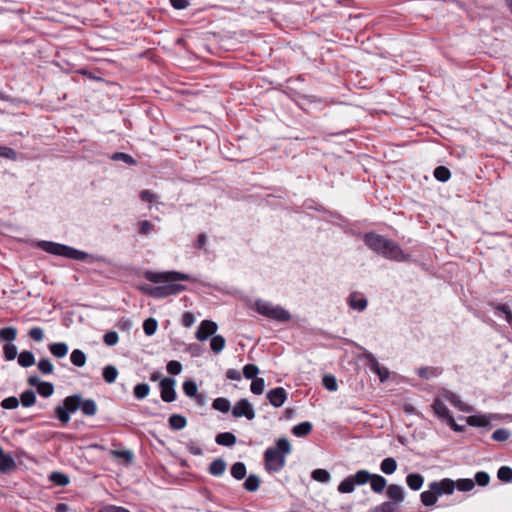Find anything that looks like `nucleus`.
Wrapping results in <instances>:
<instances>
[{
  "instance_id": "nucleus-15",
  "label": "nucleus",
  "mask_w": 512,
  "mask_h": 512,
  "mask_svg": "<svg viewBox=\"0 0 512 512\" xmlns=\"http://www.w3.org/2000/svg\"><path fill=\"white\" fill-rule=\"evenodd\" d=\"M218 327L216 322H201L197 332H196V338L199 341H205L209 337H213L216 333Z\"/></svg>"
},
{
  "instance_id": "nucleus-53",
  "label": "nucleus",
  "mask_w": 512,
  "mask_h": 512,
  "mask_svg": "<svg viewBox=\"0 0 512 512\" xmlns=\"http://www.w3.org/2000/svg\"><path fill=\"white\" fill-rule=\"evenodd\" d=\"M497 476L501 481L509 482L512 480V469L508 466H502L499 468Z\"/></svg>"
},
{
  "instance_id": "nucleus-43",
  "label": "nucleus",
  "mask_w": 512,
  "mask_h": 512,
  "mask_svg": "<svg viewBox=\"0 0 512 512\" xmlns=\"http://www.w3.org/2000/svg\"><path fill=\"white\" fill-rule=\"evenodd\" d=\"M265 389V380L263 378H255L250 386V390L255 395H261Z\"/></svg>"
},
{
  "instance_id": "nucleus-49",
  "label": "nucleus",
  "mask_w": 512,
  "mask_h": 512,
  "mask_svg": "<svg viewBox=\"0 0 512 512\" xmlns=\"http://www.w3.org/2000/svg\"><path fill=\"white\" fill-rule=\"evenodd\" d=\"M183 391L188 397H194L198 392L197 384L192 380L185 381L183 384Z\"/></svg>"
},
{
  "instance_id": "nucleus-9",
  "label": "nucleus",
  "mask_w": 512,
  "mask_h": 512,
  "mask_svg": "<svg viewBox=\"0 0 512 512\" xmlns=\"http://www.w3.org/2000/svg\"><path fill=\"white\" fill-rule=\"evenodd\" d=\"M430 490H434L438 497L446 494L450 495L455 490V481L449 478H444L438 482H432L429 484Z\"/></svg>"
},
{
  "instance_id": "nucleus-16",
  "label": "nucleus",
  "mask_w": 512,
  "mask_h": 512,
  "mask_svg": "<svg viewBox=\"0 0 512 512\" xmlns=\"http://www.w3.org/2000/svg\"><path fill=\"white\" fill-rule=\"evenodd\" d=\"M441 397L449 401L453 406L458 408L462 412H472L473 408L470 405L464 404L454 393L450 391H444Z\"/></svg>"
},
{
  "instance_id": "nucleus-13",
  "label": "nucleus",
  "mask_w": 512,
  "mask_h": 512,
  "mask_svg": "<svg viewBox=\"0 0 512 512\" xmlns=\"http://www.w3.org/2000/svg\"><path fill=\"white\" fill-rule=\"evenodd\" d=\"M496 414H478L466 418L468 425L472 427H487L493 420H496Z\"/></svg>"
},
{
  "instance_id": "nucleus-8",
  "label": "nucleus",
  "mask_w": 512,
  "mask_h": 512,
  "mask_svg": "<svg viewBox=\"0 0 512 512\" xmlns=\"http://www.w3.org/2000/svg\"><path fill=\"white\" fill-rule=\"evenodd\" d=\"M175 384L173 378H164L160 381L161 398L164 402L170 403L176 399Z\"/></svg>"
},
{
  "instance_id": "nucleus-5",
  "label": "nucleus",
  "mask_w": 512,
  "mask_h": 512,
  "mask_svg": "<svg viewBox=\"0 0 512 512\" xmlns=\"http://www.w3.org/2000/svg\"><path fill=\"white\" fill-rule=\"evenodd\" d=\"M254 309L263 317L272 320H290V313L279 305L272 302L258 299L254 303Z\"/></svg>"
},
{
  "instance_id": "nucleus-45",
  "label": "nucleus",
  "mask_w": 512,
  "mask_h": 512,
  "mask_svg": "<svg viewBox=\"0 0 512 512\" xmlns=\"http://www.w3.org/2000/svg\"><path fill=\"white\" fill-rule=\"evenodd\" d=\"M111 159L114 160V161H123V162H125L128 165H135L136 164L135 159L131 155H129L127 153H123V152H116V153H114L111 156Z\"/></svg>"
},
{
  "instance_id": "nucleus-52",
  "label": "nucleus",
  "mask_w": 512,
  "mask_h": 512,
  "mask_svg": "<svg viewBox=\"0 0 512 512\" xmlns=\"http://www.w3.org/2000/svg\"><path fill=\"white\" fill-rule=\"evenodd\" d=\"M50 479L59 486H66L69 483V477L60 472H53Z\"/></svg>"
},
{
  "instance_id": "nucleus-32",
  "label": "nucleus",
  "mask_w": 512,
  "mask_h": 512,
  "mask_svg": "<svg viewBox=\"0 0 512 512\" xmlns=\"http://www.w3.org/2000/svg\"><path fill=\"white\" fill-rule=\"evenodd\" d=\"M420 498H421V502L425 506H432L437 502L438 495L436 494V492L434 490L429 489L427 491L422 492L420 495Z\"/></svg>"
},
{
  "instance_id": "nucleus-47",
  "label": "nucleus",
  "mask_w": 512,
  "mask_h": 512,
  "mask_svg": "<svg viewBox=\"0 0 512 512\" xmlns=\"http://www.w3.org/2000/svg\"><path fill=\"white\" fill-rule=\"evenodd\" d=\"M259 373V368L254 364H247L243 367V376L246 379H255Z\"/></svg>"
},
{
  "instance_id": "nucleus-17",
  "label": "nucleus",
  "mask_w": 512,
  "mask_h": 512,
  "mask_svg": "<svg viewBox=\"0 0 512 512\" xmlns=\"http://www.w3.org/2000/svg\"><path fill=\"white\" fill-rule=\"evenodd\" d=\"M369 482L371 490L377 494L382 493L385 487L387 486V480L382 475L379 474L371 473V479L369 480Z\"/></svg>"
},
{
  "instance_id": "nucleus-26",
  "label": "nucleus",
  "mask_w": 512,
  "mask_h": 512,
  "mask_svg": "<svg viewBox=\"0 0 512 512\" xmlns=\"http://www.w3.org/2000/svg\"><path fill=\"white\" fill-rule=\"evenodd\" d=\"M226 470V463L219 458L214 460L209 466V472L214 476H221Z\"/></svg>"
},
{
  "instance_id": "nucleus-21",
  "label": "nucleus",
  "mask_w": 512,
  "mask_h": 512,
  "mask_svg": "<svg viewBox=\"0 0 512 512\" xmlns=\"http://www.w3.org/2000/svg\"><path fill=\"white\" fill-rule=\"evenodd\" d=\"M215 442L221 446L231 447L236 443V437L231 432H223L216 436Z\"/></svg>"
},
{
  "instance_id": "nucleus-42",
  "label": "nucleus",
  "mask_w": 512,
  "mask_h": 512,
  "mask_svg": "<svg viewBox=\"0 0 512 512\" xmlns=\"http://www.w3.org/2000/svg\"><path fill=\"white\" fill-rule=\"evenodd\" d=\"M20 399L24 407H30L35 404L36 395L32 390H27L21 394Z\"/></svg>"
},
{
  "instance_id": "nucleus-59",
  "label": "nucleus",
  "mask_w": 512,
  "mask_h": 512,
  "mask_svg": "<svg viewBox=\"0 0 512 512\" xmlns=\"http://www.w3.org/2000/svg\"><path fill=\"white\" fill-rule=\"evenodd\" d=\"M103 340L106 345L114 346L118 343L119 337L115 331H109L104 335Z\"/></svg>"
},
{
  "instance_id": "nucleus-20",
  "label": "nucleus",
  "mask_w": 512,
  "mask_h": 512,
  "mask_svg": "<svg viewBox=\"0 0 512 512\" xmlns=\"http://www.w3.org/2000/svg\"><path fill=\"white\" fill-rule=\"evenodd\" d=\"M349 305L354 310L362 311L367 306V299L357 293H353L349 296Z\"/></svg>"
},
{
  "instance_id": "nucleus-60",
  "label": "nucleus",
  "mask_w": 512,
  "mask_h": 512,
  "mask_svg": "<svg viewBox=\"0 0 512 512\" xmlns=\"http://www.w3.org/2000/svg\"><path fill=\"white\" fill-rule=\"evenodd\" d=\"M167 371L172 375H178L182 371V365L180 362L172 360L167 364Z\"/></svg>"
},
{
  "instance_id": "nucleus-30",
  "label": "nucleus",
  "mask_w": 512,
  "mask_h": 512,
  "mask_svg": "<svg viewBox=\"0 0 512 512\" xmlns=\"http://www.w3.org/2000/svg\"><path fill=\"white\" fill-rule=\"evenodd\" d=\"M117 377H118V370L115 366L107 365L103 368V378L107 383H109V384L114 383L116 381Z\"/></svg>"
},
{
  "instance_id": "nucleus-56",
  "label": "nucleus",
  "mask_w": 512,
  "mask_h": 512,
  "mask_svg": "<svg viewBox=\"0 0 512 512\" xmlns=\"http://www.w3.org/2000/svg\"><path fill=\"white\" fill-rule=\"evenodd\" d=\"M38 369L43 374H51L53 372V370H54V366H53L52 362L49 359H41L38 362Z\"/></svg>"
},
{
  "instance_id": "nucleus-22",
  "label": "nucleus",
  "mask_w": 512,
  "mask_h": 512,
  "mask_svg": "<svg viewBox=\"0 0 512 512\" xmlns=\"http://www.w3.org/2000/svg\"><path fill=\"white\" fill-rule=\"evenodd\" d=\"M397 461L392 457L383 459L380 463V470L386 475H391L397 470Z\"/></svg>"
},
{
  "instance_id": "nucleus-48",
  "label": "nucleus",
  "mask_w": 512,
  "mask_h": 512,
  "mask_svg": "<svg viewBox=\"0 0 512 512\" xmlns=\"http://www.w3.org/2000/svg\"><path fill=\"white\" fill-rule=\"evenodd\" d=\"M510 436H511V433L509 430L500 428V429L495 430L491 437L494 441L503 442V441L508 440L510 438Z\"/></svg>"
},
{
  "instance_id": "nucleus-64",
  "label": "nucleus",
  "mask_w": 512,
  "mask_h": 512,
  "mask_svg": "<svg viewBox=\"0 0 512 512\" xmlns=\"http://www.w3.org/2000/svg\"><path fill=\"white\" fill-rule=\"evenodd\" d=\"M100 512H130L128 509L115 505H108L103 507Z\"/></svg>"
},
{
  "instance_id": "nucleus-19",
  "label": "nucleus",
  "mask_w": 512,
  "mask_h": 512,
  "mask_svg": "<svg viewBox=\"0 0 512 512\" xmlns=\"http://www.w3.org/2000/svg\"><path fill=\"white\" fill-rule=\"evenodd\" d=\"M406 483L410 489L418 491L423 486L424 478L419 473H411L407 475Z\"/></svg>"
},
{
  "instance_id": "nucleus-61",
  "label": "nucleus",
  "mask_w": 512,
  "mask_h": 512,
  "mask_svg": "<svg viewBox=\"0 0 512 512\" xmlns=\"http://www.w3.org/2000/svg\"><path fill=\"white\" fill-rule=\"evenodd\" d=\"M475 481L479 486H486L490 481V477L486 472L480 471L476 473Z\"/></svg>"
},
{
  "instance_id": "nucleus-33",
  "label": "nucleus",
  "mask_w": 512,
  "mask_h": 512,
  "mask_svg": "<svg viewBox=\"0 0 512 512\" xmlns=\"http://www.w3.org/2000/svg\"><path fill=\"white\" fill-rule=\"evenodd\" d=\"M18 363L22 367H30L34 365L35 358L32 352L30 351H23L18 356Z\"/></svg>"
},
{
  "instance_id": "nucleus-38",
  "label": "nucleus",
  "mask_w": 512,
  "mask_h": 512,
  "mask_svg": "<svg viewBox=\"0 0 512 512\" xmlns=\"http://www.w3.org/2000/svg\"><path fill=\"white\" fill-rule=\"evenodd\" d=\"M211 350L220 353L225 347V339L220 335H214L210 340Z\"/></svg>"
},
{
  "instance_id": "nucleus-12",
  "label": "nucleus",
  "mask_w": 512,
  "mask_h": 512,
  "mask_svg": "<svg viewBox=\"0 0 512 512\" xmlns=\"http://www.w3.org/2000/svg\"><path fill=\"white\" fill-rule=\"evenodd\" d=\"M288 394L283 387L271 389L267 393L270 404L276 408L281 407L287 400Z\"/></svg>"
},
{
  "instance_id": "nucleus-58",
  "label": "nucleus",
  "mask_w": 512,
  "mask_h": 512,
  "mask_svg": "<svg viewBox=\"0 0 512 512\" xmlns=\"http://www.w3.org/2000/svg\"><path fill=\"white\" fill-rule=\"evenodd\" d=\"M19 406V400L16 397H7L1 402V407L4 409H16Z\"/></svg>"
},
{
  "instance_id": "nucleus-1",
  "label": "nucleus",
  "mask_w": 512,
  "mask_h": 512,
  "mask_svg": "<svg viewBox=\"0 0 512 512\" xmlns=\"http://www.w3.org/2000/svg\"><path fill=\"white\" fill-rule=\"evenodd\" d=\"M144 277L156 285L144 284L140 286V290L157 299L181 293L186 287L179 282L189 280V275L177 271H146Z\"/></svg>"
},
{
  "instance_id": "nucleus-10",
  "label": "nucleus",
  "mask_w": 512,
  "mask_h": 512,
  "mask_svg": "<svg viewBox=\"0 0 512 512\" xmlns=\"http://www.w3.org/2000/svg\"><path fill=\"white\" fill-rule=\"evenodd\" d=\"M365 358L367 359L368 366L375 374H377L379 380L381 382L386 381L389 377L388 369L386 367L381 366L372 353H365Z\"/></svg>"
},
{
  "instance_id": "nucleus-23",
  "label": "nucleus",
  "mask_w": 512,
  "mask_h": 512,
  "mask_svg": "<svg viewBox=\"0 0 512 512\" xmlns=\"http://www.w3.org/2000/svg\"><path fill=\"white\" fill-rule=\"evenodd\" d=\"M79 409L86 416H94L97 413V404L92 399L83 400L81 398V404Z\"/></svg>"
},
{
  "instance_id": "nucleus-57",
  "label": "nucleus",
  "mask_w": 512,
  "mask_h": 512,
  "mask_svg": "<svg viewBox=\"0 0 512 512\" xmlns=\"http://www.w3.org/2000/svg\"><path fill=\"white\" fill-rule=\"evenodd\" d=\"M138 227L139 233L142 235H149L154 229V225L148 220L140 221Z\"/></svg>"
},
{
  "instance_id": "nucleus-51",
  "label": "nucleus",
  "mask_w": 512,
  "mask_h": 512,
  "mask_svg": "<svg viewBox=\"0 0 512 512\" xmlns=\"http://www.w3.org/2000/svg\"><path fill=\"white\" fill-rule=\"evenodd\" d=\"M54 387L49 382H41L38 386V393L43 397H49L53 394Z\"/></svg>"
},
{
  "instance_id": "nucleus-37",
  "label": "nucleus",
  "mask_w": 512,
  "mask_h": 512,
  "mask_svg": "<svg viewBox=\"0 0 512 512\" xmlns=\"http://www.w3.org/2000/svg\"><path fill=\"white\" fill-rule=\"evenodd\" d=\"M434 177L440 182H446L451 177L450 170L445 166H438L434 170Z\"/></svg>"
},
{
  "instance_id": "nucleus-55",
  "label": "nucleus",
  "mask_w": 512,
  "mask_h": 512,
  "mask_svg": "<svg viewBox=\"0 0 512 512\" xmlns=\"http://www.w3.org/2000/svg\"><path fill=\"white\" fill-rule=\"evenodd\" d=\"M4 357L7 361L14 360L17 356V347L14 344H6L3 348Z\"/></svg>"
},
{
  "instance_id": "nucleus-4",
  "label": "nucleus",
  "mask_w": 512,
  "mask_h": 512,
  "mask_svg": "<svg viewBox=\"0 0 512 512\" xmlns=\"http://www.w3.org/2000/svg\"><path fill=\"white\" fill-rule=\"evenodd\" d=\"M35 246L44 250L47 253L63 256L69 259L79 260V261H89L93 262L94 257L89 255L88 253L77 250L73 247L52 242V241H37Z\"/></svg>"
},
{
  "instance_id": "nucleus-63",
  "label": "nucleus",
  "mask_w": 512,
  "mask_h": 512,
  "mask_svg": "<svg viewBox=\"0 0 512 512\" xmlns=\"http://www.w3.org/2000/svg\"><path fill=\"white\" fill-rule=\"evenodd\" d=\"M140 198H141V200L146 201V202H154L157 200L158 197L156 194L152 193L149 190H143L140 193Z\"/></svg>"
},
{
  "instance_id": "nucleus-14",
  "label": "nucleus",
  "mask_w": 512,
  "mask_h": 512,
  "mask_svg": "<svg viewBox=\"0 0 512 512\" xmlns=\"http://www.w3.org/2000/svg\"><path fill=\"white\" fill-rule=\"evenodd\" d=\"M432 409L435 415L439 418L446 420L449 425H454V418L451 416L447 406L441 398H436L432 404Z\"/></svg>"
},
{
  "instance_id": "nucleus-28",
  "label": "nucleus",
  "mask_w": 512,
  "mask_h": 512,
  "mask_svg": "<svg viewBox=\"0 0 512 512\" xmlns=\"http://www.w3.org/2000/svg\"><path fill=\"white\" fill-rule=\"evenodd\" d=\"M212 407L217 411H220L222 413H227L231 409V403L227 398L218 397V398L214 399V401L212 403Z\"/></svg>"
},
{
  "instance_id": "nucleus-2",
  "label": "nucleus",
  "mask_w": 512,
  "mask_h": 512,
  "mask_svg": "<svg viewBox=\"0 0 512 512\" xmlns=\"http://www.w3.org/2000/svg\"><path fill=\"white\" fill-rule=\"evenodd\" d=\"M365 244L378 255L397 262L406 261L409 255L405 254L398 243L374 232L366 233Z\"/></svg>"
},
{
  "instance_id": "nucleus-62",
  "label": "nucleus",
  "mask_w": 512,
  "mask_h": 512,
  "mask_svg": "<svg viewBox=\"0 0 512 512\" xmlns=\"http://www.w3.org/2000/svg\"><path fill=\"white\" fill-rule=\"evenodd\" d=\"M371 512H395V507L390 502H383L375 507Z\"/></svg>"
},
{
  "instance_id": "nucleus-27",
  "label": "nucleus",
  "mask_w": 512,
  "mask_h": 512,
  "mask_svg": "<svg viewBox=\"0 0 512 512\" xmlns=\"http://www.w3.org/2000/svg\"><path fill=\"white\" fill-rule=\"evenodd\" d=\"M311 430L312 424L308 421H305L295 425L292 429V433L297 437H303L308 435Z\"/></svg>"
},
{
  "instance_id": "nucleus-18",
  "label": "nucleus",
  "mask_w": 512,
  "mask_h": 512,
  "mask_svg": "<svg viewBox=\"0 0 512 512\" xmlns=\"http://www.w3.org/2000/svg\"><path fill=\"white\" fill-rule=\"evenodd\" d=\"M16 466L13 457L9 454H5L2 447H0V472L6 473Z\"/></svg>"
},
{
  "instance_id": "nucleus-34",
  "label": "nucleus",
  "mask_w": 512,
  "mask_h": 512,
  "mask_svg": "<svg viewBox=\"0 0 512 512\" xmlns=\"http://www.w3.org/2000/svg\"><path fill=\"white\" fill-rule=\"evenodd\" d=\"M311 477L313 480L320 483H328L331 480L330 473L325 469H315L311 473Z\"/></svg>"
},
{
  "instance_id": "nucleus-31",
  "label": "nucleus",
  "mask_w": 512,
  "mask_h": 512,
  "mask_svg": "<svg viewBox=\"0 0 512 512\" xmlns=\"http://www.w3.org/2000/svg\"><path fill=\"white\" fill-rule=\"evenodd\" d=\"M355 484H354V481L350 476H348L347 478H345L343 481H341V483L338 485V492L339 493H342V494H348V493H352L354 490H355Z\"/></svg>"
},
{
  "instance_id": "nucleus-29",
  "label": "nucleus",
  "mask_w": 512,
  "mask_h": 512,
  "mask_svg": "<svg viewBox=\"0 0 512 512\" xmlns=\"http://www.w3.org/2000/svg\"><path fill=\"white\" fill-rule=\"evenodd\" d=\"M71 363L77 367H83L86 363V355L80 349H75L70 355Z\"/></svg>"
},
{
  "instance_id": "nucleus-7",
  "label": "nucleus",
  "mask_w": 512,
  "mask_h": 512,
  "mask_svg": "<svg viewBox=\"0 0 512 512\" xmlns=\"http://www.w3.org/2000/svg\"><path fill=\"white\" fill-rule=\"evenodd\" d=\"M232 415L236 418L245 417L248 420H253L255 418V411L248 399L242 398L234 405Z\"/></svg>"
},
{
  "instance_id": "nucleus-39",
  "label": "nucleus",
  "mask_w": 512,
  "mask_h": 512,
  "mask_svg": "<svg viewBox=\"0 0 512 512\" xmlns=\"http://www.w3.org/2000/svg\"><path fill=\"white\" fill-rule=\"evenodd\" d=\"M231 475L237 479L241 480L246 475V466L243 462H236L231 468Z\"/></svg>"
},
{
  "instance_id": "nucleus-44",
  "label": "nucleus",
  "mask_w": 512,
  "mask_h": 512,
  "mask_svg": "<svg viewBox=\"0 0 512 512\" xmlns=\"http://www.w3.org/2000/svg\"><path fill=\"white\" fill-rule=\"evenodd\" d=\"M416 373L418 374L419 377L424 378V379H430L439 374V372L436 368H430V367L418 368L416 370Z\"/></svg>"
},
{
  "instance_id": "nucleus-50",
  "label": "nucleus",
  "mask_w": 512,
  "mask_h": 512,
  "mask_svg": "<svg viewBox=\"0 0 512 512\" xmlns=\"http://www.w3.org/2000/svg\"><path fill=\"white\" fill-rule=\"evenodd\" d=\"M495 316L500 318L505 317L506 320H512V313L508 306L505 304H501L495 307Z\"/></svg>"
},
{
  "instance_id": "nucleus-46",
  "label": "nucleus",
  "mask_w": 512,
  "mask_h": 512,
  "mask_svg": "<svg viewBox=\"0 0 512 512\" xmlns=\"http://www.w3.org/2000/svg\"><path fill=\"white\" fill-rule=\"evenodd\" d=\"M17 330L13 327H6L0 330V338L4 341L11 342L16 338Z\"/></svg>"
},
{
  "instance_id": "nucleus-54",
  "label": "nucleus",
  "mask_w": 512,
  "mask_h": 512,
  "mask_svg": "<svg viewBox=\"0 0 512 512\" xmlns=\"http://www.w3.org/2000/svg\"><path fill=\"white\" fill-rule=\"evenodd\" d=\"M323 385L329 391H336L338 388L337 380L332 375H326L323 377Z\"/></svg>"
},
{
  "instance_id": "nucleus-36",
  "label": "nucleus",
  "mask_w": 512,
  "mask_h": 512,
  "mask_svg": "<svg viewBox=\"0 0 512 512\" xmlns=\"http://www.w3.org/2000/svg\"><path fill=\"white\" fill-rule=\"evenodd\" d=\"M169 424H170L171 428H173L175 430H181L186 426L187 421H186V418L183 417L182 415L173 414L169 418Z\"/></svg>"
},
{
  "instance_id": "nucleus-35",
  "label": "nucleus",
  "mask_w": 512,
  "mask_h": 512,
  "mask_svg": "<svg viewBox=\"0 0 512 512\" xmlns=\"http://www.w3.org/2000/svg\"><path fill=\"white\" fill-rule=\"evenodd\" d=\"M259 486L260 478L254 474L249 475L244 482V488L249 492H255Z\"/></svg>"
},
{
  "instance_id": "nucleus-41",
  "label": "nucleus",
  "mask_w": 512,
  "mask_h": 512,
  "mask_svg": "<svg viewBox=\"0 0 512 512\" xmlns=\"http://www.w3.org/2000/svg\"><path fill=\"white\" fill-rule=\"evenodd\" d=\"M150 387L146 383H139L134 387L133 393L137 399H144L148 396Z\"/></svg>"
},
{
  "instance_id": "nucleus-24",
  "label": "nucleus",
  "mask_w": 512,
  "mask_h": 512,
  "mask_svg": "<svg viewBox=\"0 0 512 512\" xmlns=\"http://www.w3.org/2000/svg\"><path fill=\"white\" fill-rule=\"evenodd\" d=\"M355 486H362L369 482L371 473L365 469L358 470L355 474L351 475Z\"/></svg>"
},
{
  "instance_id": "nucleus-11",
  "label": "nucleus",
  "mask_w": 512,
  "mask_h": 512,
  "mask_svg": "<svg viewBox=\"0 0 512 512\" xmlns=\"http://www.w3.org/2000/svg\"><path fill=\"white\" fill-rule=\"evenodd\" d=\"M386 495L389 498V502L392 503L397 509V505L404 501L405 493L402 486L397 484H390L386 489Z\"/></svg>"
},
{
  "instance_id": "nucleus-25",
  "label": "nucleus",
  "mask_w": 512,
  "mask_h": 512,
  "mask_svg": "<svg viewBox=\"0 0 512 512\" xmlns=\"http://www.w3.org/2000/svg\"><path fill=\"white\" fill-rule=\"evenodd\" d=\"M50 352L57 358H63L68 353V345L63 342L53 343L49 346Z\"/></svg>"
},
{
  "instance_id": "nucleus-40",
  "label": "nucleus",
  "mask_w": 512,
  "mask_h": 512,
  "mask_svg": "<svg viewBox=\"0 0 512 512\" xmlns=\"http://www.w3.org/2000/svg\"><path fill=\"white\" fill-rule=\"evenodd\" d=\"M475 487V482L472 479L464 478L455 481V488L459 491L468 492Z\"/></svg>"
},
{
  "instance_id": "nucleus-3",
  "label": "nucleus",
  "mask_w": 512,
  "mask_h": 512,
  "mask_svg": "<svg viewBox=\"0 0 512 512\" xmlns=\"http://www.w3.org/2000/svg\"><path fill=\"white\" fill-rule=\"evenodd\" d=\"M291 452V445L286 438H280L275 447H269L264 453L265 466L270 472L280 471L286 463V456Z\"/></svg>"
},
{
  "instance_id": "nucleus-6",
  "label": "nucleus",
  "mask_w": 512,
  "mask_h": 512,
  "mask_svg": "<svg viewBox=\"0 0 512 512\" xmlns=\"http://www.w3.org/2000/svg\"><path fill=\"white\" fill-rule=\"evenodd\" d=\"M81 404V395L75 394L68 396L64 399L63 404L55 408V415L57 419L67 424L70 421V414L76 412Z\"/></svg>"
}]
</instances>
